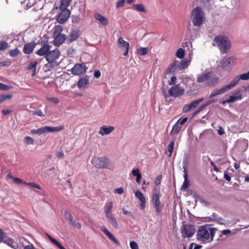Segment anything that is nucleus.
I'll return each instance as SVG.
<instances>
[{
	"instance_id": "1",
	"label": "nucleus",
	"mask_w": 249,
	"mask_h": 249,
	"mask_svg": "<svg viewBox=\"0 0 249 249\" xmlns=\"http://www.w3.org/2000/svg\"><path fill=\"white\" fill-rule=\"evenodd\" d=\"M217 229L211 227L209 225L199 226L196 236L198 240L203 243H208L213 241L216 231Z\"/></svg>"
},
{
	"instance_id": "2",
	"label": "nucleus",
	"mask_w": 249,
	"mask_h": 249,
	"mask_svg": "<svg viewBox=\"0 0 249 249\" xmlns=\"http://www.w3.org/2000/svg\"><path fill=\"white\" fill-rule=\"evenodd\" d=\"M213 42V45L217 46L221 53H227L231 48V42L226 36L218 35L214 38Z\"/></svg>"
},
{
	"instance_id": "3",
	"label": "nucleus",
	"mask_w": 249,
	"mask_h": 249,
	"mask_svg": "<svg viewBox=\"0 0 249 249\" xmlns=\"http://www.w3.org/2000/svg\"><path fill=\"white\" fill-rule=\"evenodd\" d=\"M192 21L194 26H200L204 22V14L202 8L197 6L192 12Z\"/></svg>"
},
{
	"instance_id": "4",
	"label": "nucleus",
	"mask_w": 249,
	"mask_h": 249,
	"mask_svg": "<svg viewBox=\"0 0 249 249\" xmlns=\"http://www.w3.org/2000/svg\"><path fill=\"white\" fill-rule=\"evenodd\" d=\"M160 191L157 190V189L155 188L152 195L151 202L152 205L155 209L156 213L157 214L162 213L163 207V204H162L160 201Z\"/></svg>"
},
{
	"instance_id": "5",
	"label": "nucleus",
	"mask_w": 249,
	"mask_h": 249,
	"mask_svg": "<svg viewBox=\"0 0 249 249\" xmlns=\"http://www.w3.org/2000/svg\"><path fill=\"white\" fill-rule=\"evenodd\" d=\"M181 234L183 238L191 237L196 232L194 226L191 224H183L181 227Z\"/></svg>"
},
{
	"instance_id": "6",
	"label": "nucleus",
	"mask_w": 249,
	"mask_h": 249,
	"mask_svg": "<svg viewBox=\"0 0 249 249\" xmlns=\"http://www.w3.org/2000/svg\"><path fill=\"white\" fill-rule=\"evenodd\" d=\"M88 69L85 63H78L75 64L71 69V73L75 75H84Z\"/></svg>"
},
{
	"instance_id": "7",
	"label": "nucleus",
	"mask_w": 249,
	"mask_h": 249,
	"mask_svg": "<svg viewBox=\"0 0 249 249\" xmlns=\"http://www.w3.org/2000/svg\"><path fill=\"white\" fill-rule=\"evenodd\" d=\"M184 92V88L180 86L179 84L172 87L168 90L169 95L174 97H180L183 95Z\"/></svg>"
},
{
	"instance_id": "8",
	"label": "nucleus",
	"mask_w": 249,
	"mask_h": 249,
	"mask_svg": "<svg viewBox=\"0 0 249 249\" xmlns=\"http://www.w3.org/2000/svg\"><path fill=\"white\" fill-rule=\"evenodd\" d=\"M92 163L98 168H107L109 165L108 159L106 157L94 158Z\"/></svg>"
},
{
	"instance_id": "9",
	"label": "nucleus",
	"mask_w": 249,
	"mask_h": 249,
	"mask_svg": "<svg viewBox=\"0 0 249 249\" xmlns=\"http://www.w3.org/2000/svg\"><path fill=\"white\" fill-rule=\"evenodd\" d=\"M64 128L63 125L56 127L45 126L36 129L37 134L41 135L43 133L52 132H57L63 130Z\"/></svg>"
},
{
	"instance_id": "10",
	"label": "nucleus",
	"mask_w": 249,
	"mask_h": 249,
	"mask_svg": "<svg viewBox=\"0 0 249 249\" xmlns=\"http://www.w3.org/2000/svg\"><path fill=\"white\" fill-rule=\"evenodd\" d=\"M233 89L232 86L231 84L230 83L229 84L224 85L220 89H216L213 90L211 93L210 95V98L213 97L218 95L222 94L226 92L231 89Z\"/></svg>"
},
{
	"instance_id": "11",
	"label": "nucleus",
	"mask_w": 249,
	"mask_h": 249,
	"mask_svg": "<svg viewBox=\"0 0 249 249\" xmlns=\"http://www.w3.org/2000/svg\"><path fill=\"white\" fill-rule=\"evenodd\" d=\"M71 11L69 9H63L57 15L56 20L60 24L64 23L69 18Z\"/></svg>"
},
{
	"instance_id": "12",
	"label": "nucleus",
	"mask_w": 249,
	"mask_h": 249,
	"mask_svg": "<svg viewBox=\"0 0 249 249\" xmlns=\"http://www.w3.org/2000/svg\"><path fill=\"white\" fill-rule=\"evenodd\" d=\"M60 55V52L59 49H55L52 51H49L48 53L45 56V58L48 63H51L58 59Z\"/></svg>"
},
{
	"instance_id": "13",
	"label": "nucleus",
	"mask_w": 249,
	"mask_h": 249,
	"mask_svg": "<svg viewBox=\"0 0 249 249\" xmlns=\"http://www.w3.org/2000/svg\"><path fill=\"white\" fill-rule=\"evenodd\" d=\"M203 100V98H199L193 101L190 104L185 105L182 108V112L186 113L192 108H196Z\"/></svg>"
},
{
	"instance_id": "14",
	"label": "nucleus",
	"mask_w": 249,
	"mask_h": 249,
	"mask_svg": "<svg viewBox=\"0 0 249 249\" xmlns=\"http://www.w3.org/2000/svg\"><path fill=\"white\" fill-rule=\"evenodd\" d=\"M248 79H249V71L247 73L235 76L233 79L230 82V83L233 88L240 80H247Z\"/></svg>"
},
{
	"instance_id": "15",
	"label": "nucleus",
	"mask_w": 249,
	"mask_h": 249,
	"mask_svg": "<svg viewBox=\"0 0 249 249\" xmlns=\"http://www.w3.org/2000/svg\"><path fill=\"white\" fill-rule=\"evenodd\" d=\"M80 32L78 30H71L70 34L66 37V41L71 43L76 40L80 36Z\"/></svg>"
},
{
	"instance_id": "16",
	"label": "nucleus",
	"mask_w": 249,
	"mask_h": 249,
	"mask_svg": "<svg viewBox=\"0 0 249 249\" xmlns=\"http://www.w3.org/2000/svg\"><path fill=\"white\" fill-rule=\"evenodd\" d=\"M118 46L119 48H124L125 49L124 53V55L126 56L128 54V50L129 49V44L128 42L124 40L122 37H120L118 40Z\"/></svg>"
},
{
	"instance_id": "17",
	"label": "nucleus",
	"mask_w": 249,
	"mask_h": 249,
	"mask_svg": "<svg viewBox=\"0 0 249 249\" xmlns=\"http://www.w3.org/2000/svg\"><path fill=\"white\" fill-rule=\"evenodd\" d=\"M36 43L35 41L27 43L25 44L23 48V52L25 54H29L33 52Z\"/></svg>"
},
{
	"instance_id": "18",
	"label": "nucleus",
	"mask_w": 249,
	"mask_h": 249,
	"mask_svg": "<svg viewBox=\"0 0 249 249\" xmlns=\"http://www.w3.org/2000/svg\"><path fill=\"white\" fill-rule=\"evenodd\" d=\"M101 230L107 236V237L115 243L118 245H120V243L119 241L115 237V236L112 234L105 227L102 226L101 227Z\"/></svg>"
},
{
	"instance_id": "19",
	"label": "nucleus",
	"mask_w": 249,
	"mask_h": 249,
	"mask_svg": "<svg viewBox=\"0 0 249 249\" xmlns=\"http://www.w3.org/2000/svg\"><path fill=\"white\" fill-rule=\"evenodd\" d=\"M89 83V77L85 75L81 77L77 83V86L79 89L84 88Z\"/></svg>"
},
{
	"instance_id": "20",
	"label": "nucleus",
	"mask_w": 249,
	"mask_h": 249,
	"mask_svg": "<svg viewBox=\"0 0 249 249\" xmlns=\"http://www.w3.org/2000/svg\"><path fill=\"white\" fill-rule=\"evenodd\" d=\"M114 130V127L112 126H107L105 125L101 126L99 130V134L102 136L110 134Z\"/></svg>"
},
{
	"instance_id": "21",
	"label": "nucleus",
	"mask_w": 249,
	"mask_h": 249,
	"mask_svg": "<svg viewBox=\"0 0 249 249\" xmlns=\"http://www.w3.org/2000/svg\"><path fill=\"white\" fill-rule=\"evenodd\" d=\"M209 79L208 80V86H214L217 84L219 81V78L215 76L211 72H209Z\"/></svg>"
},
{
	"instance_id": "22",
	"label": "nucleus",
	"mask_w": 249,
	"mask_h": 249,
	"mask_svg": "<svg viewBox=\"0 0 249 249\" xmlns=\"http://www.w3.org/2000/svg\"><path fill=\"white\" fill-rule=\"evenodd\" d=\"M50 49V46L48 44H44L40 49L37 50L36 53L39 56L46 55Z\"/></svg>"
},
{
	"instance_id": "23",
	"label": "nucleus",
	"mask_w": 249,
	"mask_h": 249,
	"mask_svg": "<svg viewBox=\"0 0 249 249\" xmlns=\"http://www.w3.org/2000/svg\"><path fill=\"white\" fill-rule=\"evenodd\" d=\"M53 37L54 38V44L59 46L62 44L65 40H66L67 37H66L64 34H61Z\"/></svg>"
},
{
	"instance_id": "24",
	"label": "nucleus",
	"mask_w": 249,
	"mask_h": 249,
	"mask_svg": "<svg viewBox=\"0 0 249 249\" xmlns=\"http://www.w3.org/2000/svg\"><path fill=\"white\" fill-rule=\"evenodd\" d=\"M107 221L109 223L112 225V226L115 229H118L119 228L118 223L116 218L112 214L106 216Z\"/></svg>"
},
{
	"instance_id": "25",
	"label": "nucleus",
	"mask_w": 249,
	"mask_h": 249,
	"mask_svg": "<svg viewBox=\"0 0 249 249\" xmlns=\"http://www.w3.org/2000/svg\"><path fill=\"white\" fill-rule=\"evenodd\" d=\"M95 18L99 21L101 24L106 26L108 23V20L107 18L100 14H96L94 15Z\"/></svg>"
},
{
	"instance_id": "26",
	"label": "nucleus",
	"mask_w": 249,
	"mask_h": 249,
	"mask_svg": "<svg viewBox=\"0 0 249 249\" xmlns=\"http://www.w3.org/2000/svg\"><path fill=\"white\" fill-rule=\"evenodd\" d=\"M38 64V62L36 61L31 62L28 65L27 70H32V76H34L36 74V66Z\"/></svg>"
},
{
	"instance_id": "27",
	"label": "nucleus",
	"mask_w": 249,
	"mask_h": 249,
	"mask_svg": "<svg viewBox=\"0 0 249 249\" xmlns=\"http://www.w3.org/2000/svg\"><path fill=\"white\" fill-rule=\"evenodd\" d=\"M209 72L203 73L199 75L197 77V82L198 83L205 82L206 85L207 86L208 80L209 79Z\"/></svg>"
},
{
	"instance_id": "28",
	"label": "nucleus",
	"mask_w": 249,
	"mask_h": 249,
	"mask_svg": "<svg viewBox=\"0 0 249 249\" xmlns=\"http://www.w3.org/2000/svg\"><path fill=\"white\" fill-rule=\"evenodd\" d=\"M233 63L234 59L232 57H228L223 62L221 67L223 69H227Z\"/></svg>"
},
{
	"instance_id": "29",
	"label": "nucleus",
	"mask_w": 249,
	"mask_h": 249,
	"mask_svg": "<svg viewBox=\"0 0 249 249\" xmlns=\"http://www.w3.org/2000/svg\"><path fill=\"white\" fill-rule=\"evenodd\" d=\"M113 209V202L112 201L109 202L107 203L105 208L104 213L105 215L107 216L108 215L112 214V211Z\"/></svg>"
},
{
	"instance_id": "30",
	"label": "nucleus",
	"mask_w": 249,
	"mask_h": 249,
	"mask_svg": "<svg viewBox=\"0 0 249 249\" xmlns=\"http://www.w3.org/2000/svg\"><path fill=\"white\" fill-rule=\"evenodd\" d=\"M63 27L60 25L55 26L52 30L53 37H54L61 34L63 31Z\"/></svg>"
},
{
	"instance_id": "31",
	"label": "nucleus",
	"mask_w": 249,
	"mask_h": 249,
	"mask_svg": "<svg viewBox=\"0 0 249 249\" xmlns=\"http://www.w3.org/2000/svg\"><path fill=\"white\" fill-rule=\"evenodd\" d=\"M133 8L134 10H135L138 12H142L144 13H146V10L145 7L143 4H134L133 6Z\"/></svg>"
},
{
	"instance_id": "32",
	"label": "nucleus",
	"mask_w": 249,
	"mask_h": 249,
	"mask_svg": "<svg viewBox=\"0 0 249 249\" xmlns=\"http://www.w3.org/2000/svg\"><path fill=\"white\" fill-rule=\"evenodd\" d=\"M181 129V126L178 124V123L176 122L173 126L170 134H178L180 132Z\"/></svg>"
},
{
	"instance_id": "33",
	"label": "nucleus",
	"mask_w": 249,
	"mask_h": 249,
	"mask_svg": "<svg viewBox=\"0 0 249 249\" xmlns=\"http://www.w3.org/2000/svg\"><path fill=\"white\" fill-rule=\"evenodd\" d=\"M177 67V62H174V63L171 64L169 67L167 68L166 71V73H171L174 72L176 70Z\"/></svg>"
},
{
	"instance_id": "34",
	"label": "nucleus",
	"mask_w": 249,
	"mask_h": 249,
	"mask_svg": "<svg viewBox=\"0 0 249 249\" xmlns=\"http://www.w3.org/2000/svg\"><path fill=\"white\" fill-rule=\"evenodd\" d=\"M71 0H61V4L60 5V9H68L67 7L69 6Z\"/></svg>"
},
{
	"instance_id": "35",
	"label": "nucleus",
	"mask_w": 249,
	"mask_h": 249,
	"mask_svg": "<svg viewBox=\"0 0 249 249\" xmlns=\"http://www.w3.org/2000/svg\"><path fill=\"white\" fill-rule=\"evenodd\" d=\"M20 53V51L17 48L15 49L10 50L9 51V54L11 57H17Z\"/></svg>"
},
{
	"instance_id": "36",
	"label": "nucleus",
	"mask_w": 249,
	"mask_h": 249,
	"mask_svg": "<svg viewBox=\"0 0 249 249\" xmlns=\"http://www.w3.org/2000/svg\"><path fill=\"white\" fill-rule=\"evenodd\" d=\"M242 99V95L241 94H240L239 96H234L232 95L230 96L229 98L228 99V100L229 101V103H232L234 102L237 100H240Z\"/></svg>"
},
{
	"instance_id": "37",
	"label": "nucleus",
	"mask_w": 249,
	"mask_h": 249,
	"mask_svg": "<svg viewBox=\"0 0 249 249\" xmlns=\"http://www.w3.org/2000/svg\"><path fill=\"white\" fill-rule=\"evenodd\" d=\"M13 97L11 94H0V104L4 102L6 99H11Z\"/></svg>"
},
{
	"instance_id": "38",
	"label": "nucleus",
	"mask_w": 249,
	"mask_h": 249,
	"mask_svg": "<svg viewBox=\"0 0 249 249\" xmlns=\"http://www.w3.org/2000/svg\"><path fill=\"white\" fill-rule=\"evenodd\" d=\"M175 145L174 141H171L167 148L168 152L169 153L168 156L171 157L173 151L174 147Z\"/></svg>"
},
{
	"instance_id": "39",
	"label": "nucleus",
	"mask_w": 249,
	"mask_h": 249,
	"mask_svg": "<svg viewBox=\"0 0 249 249\" xmlns=\"http://www.w3.org/2000/svg\"><path fill=\"white\" fill-rule=\"evenodd\" d=\"M138 53L141 55H144L148 52L147 48H140L137 50Z\"/></svg>"
},
{
	"instance_id": "40",
	"label": "nucleus",
	"mask_w": 249,
	"mask_h": 249,
	"mask_svg": "<svg viewBox=\"0 0 249 249\" xmlns=\"http://www.w3.org/2000/svg\"><path fill=\"white\" fill-rule=\"evenodd\" d=\"M176 55L179 58H183L184 55V50L182 48L178 49L176 53Z\"/></svg>"
},
{
	"instance_id": "41",
	"label": "nucleus",
	"mask_w": 249,
	"mask_h": 249,
	"mask_svg": "<svg viewBox=\"0 0 249 249\" xmlns=\"http://www.w3.org/2000/svg\"><path fill=\"white\" fill-rule=\"evenodd\" d=\"M188 61L186 60H182L178 66L179 69H184L188 65Z\"/></svg>"
},
{
	"instance_id": "42",
	"label": "nucleus",
	"mask_w": 249,
	"mask_h": 249,
	"mask_svg": "<svg viewBox=\"0 0 249 249\" xmlns=\"http://www.w3.org/2000/svg\"><path fill=\"white\" fill-rule=\"evenodd\" d=\"M8 47V44L6 41H0V51H4Z\"/></svg>"
},
{
	"instance_id": "43",
	"label": "nucleus",
	"mask_w": 249,
	"mask_h": 249,
	"mask_svg": "<svg viewBox=\"0 0 249 249\" xmlns=\"http://www.w3.org/2000/svg\"><path fill=\"white\" fill-rule=\"evenodd\" d=\"M24 141L26 144H32L34 142V139L29 136L25 137Z\"/></svg>"
},
{
	"instance_id": "44",
	"label": "nucleus",
	"mask_w": 249,
	"mask_h": 249,
	"mask_svg": "<svg viewBox=\"0 0 249 249\" xmlns=\"http://www.w3.org/2000/svg\"><path fill=\"white\" fill-rule=\"evenodd\" d=\"M65 218L71 223L73 219L71 213L67 211L65 212Z\"/></svg>"
},
{
	"instance_id": "45",
	"label": "nucleus",
	"mask_w": 249,
	"mask_h": 249,
	"mask_svg": "<svg viewBox=\"0 0 249 249\" xmlns=\"http://www.w3.org/2000/svg\"><path fill=\"white\" fill-rule=\"evenodd\" d=\"M4 243H6L8 245L10 246H12L13 244L14 243L13 240H12L11 238L6 236L5 238H4V240H3Z\"/></svg>"
},
{
	"instance_id": "46",
	"label": "nucleus",
	"mask_w": 249,
	"mask_h": 249,
	"mask_svg": "<svg viewBox=\"0 0 249 249\" xmlns=\"http://www.w3.org/2000/svg\"><path fill=\"white\" fill-rule=\"evenodd\" d=\"M135 196L138 198L140 201L145 199V196L140 191H137L135 193Z\"/></svg>"
},
{
	"instance_id": "47",
	"label": "nucleus",
	"mask_w": 249,
	"mask_h": 249,
	"mask_svg": "<svg viewBox=\"0 0 249 249\" xmlns=\"http://www.w3.org/2000/svg\"><path fill=\"white\" fill-rule=\"evenodd\" d=\"M24 184H26V185H28L29 186H30L33 188H36V189H41V187L40 186V185L38 184H36V183H35L34 182H28V183H26V182H24Z\"/></svg>"
},
{
	"instance_id": "48",
	"label": "nucleus",
	"mask_w": 249,
	"mask_h": 249,
	"mask_svg": "<svg viewBox=\"0 0 249 249\" xmlns=\"http://www.w3.org/2000/svg\"><path fill=\"white\" fill-rule=\"evenodd\" d=\"M46 99L48 101L52 102L54 104H58L60 102L59 99L57 97H53V98L48 97L46 98Z\"/></svg>"
},
{
	"instance_id": "49",
	"label": "nucleus",
	"mask_w": 249,
	"mask_h": 249,
	"mask_svg": "<svg viewBox=\"0 0 249 249\" xmlns=\"http://www.w3.org/2000/svg\"><path fill=\"white\" fill-rule=\"evenodd\" d=\"M162 179V176L161 175L158 176L154 180V183L156 185H159L160 184Z\"/></svg>"
},
{
	"instance_id": "50",
	"label": "nucleus",
	"mask_w": 249,
	"mask_h": 249,
	"mask_svg": "<svg viewBox=\"0 0 249 249\" xmlns=\"http://www.w3.org/2000/svg\"><path fill=\"white\" fill-rule=\"evenodd\" d=\"M190 183L189 180H184V181L181 186V188L183 190H186L189 186Z\"/></svg>"
},
{
	"instance_id": "51",
	"label": "nucleus",
	"mask_w": 249,
	"mask_h": 249,
	"mask_svg": "<svg viewBox=\"0 0 249 249\" xmlns=\"http://www.w3.org/2000/svg\"><path fill=\"white\" fill-rule=\"evenodd\" d=\"M204 108V107L202 106L201 105L200 106H199L193 113V116L192 117H194L196 115H197V114H198L199 113H200L203 109Z\"/></svg>"
},
{
	"instance_id": "52",
	"label": "nucleus",
	"mask_w": 249,
	"mask_h": 249,
	"mask_svg": "<svg viewBox=\"0 0 249 249\" xmlns=\"http://www.w3.org/2000/svg\"><path fill=\"white\" fill-rule=\"evenodd\" d=\"M11 88V87L10 86L0 83V89L7 90L10 89Z\"/></svg>"
},
{
	"instance_id": "53",
	"label": "nucleus",
	"mask_w": 249,
	"mask_h": 249,
	"mask_svg": "<svg viewBox=\"0 0 249 249\" xmlns=\"http://www.w3.org/2000/svg\"><path fill=\"white\" fill-rule=\"evenodd\" d=\"M130 247L131 249H139L137 243L134 241L130 242Z\"/></svg>"
},
{
	"instance_id": "54",
	"label": "nucleus",
	"mask_w": 249,
	"mask_h": 249,
	"mask_svg": "<svg viewBox=\"0 0 249 249\" xmlns=\"http://www.w3.org/2000/svg\"><path fill=\"white\" fill-rule=\"evenodd\" d=\"M70 223L74 227L78 229H80L81 228V224L79 222L76 221L75 220H73Z\"/></svg>"
},
{
	"instance_id": "55",
	"label": "nucleus",
	"mask_w": 249,
	"mask_h": 249,
	"mask_svg": "<svg viewBox=\"0 0 249 249\" xmlns=\"http://www.w3.org/2000/svg\"><path fill=\"white\" fill-rule=\"evenodd\" d=\"M13 181L14 183L17 184H21L22 183H24L22 179L18 178H13Z\"/></svg>"
},
{
	"instance_id": "56",
	"label": "nucleus",
	"mask_w": 249,
	"mask_h": 249,
	"mask_svg": "<svg viewBox=\"0 0 249 249\" xmlns=\"http://www.w3.org/2000/svg\"><path fill=\"white\" fill-rule=\"evenodd\" d=\"M11 62L10 61H5L0 62V67L2 66H9L11 64Z\"/></svg>"
},
{
	"instance_id": "57",
	"label": "nucleus",
	"mask_w": 249,
	"mask_h": 249,
	"mask_svg": "<svg viewBox=\"0 0 249 249\" xmlns=\"http://www.w3.org/2000/svg\"><path fill=\"white\" fill-rule=\"evenodd\" d=\"M177 81V77L175 76H173L170 81H169V85H175Z\"/></svg>"
},
{
	"instance_id": "58",
	"label": "nucleus",
	"mask_w": 249,
	"mask_h": 249,
	"mask_svg": "<svg viewBox=\"0 0 249 249\" xmlns=\"http://www.w3.org/2000/svg\"><path fill=\"white\" fill-rule=\"evenodd\" d=\"M215 101H216L213 99L210 100H208L206 101L203 104H202V106L205 108L206 107L208 106L213 102H215Z\"/></svg>"
},
{
	"instance_id": "59",
	"label": "nucleus",
	"mask_w": 249,
	"mask_h": 249,
	"mask_svg": "<svg viewBox=\"0 0 249 249\" xmlns=\"http://www.w3.org/2000/svg\"><path fill=\"white\" fill-rule=\"evenodd\" d=\"M188 120L187 117H185L183 119L180 118L178 121L177 122V123H178V124H179L180 125L184 124L185 123L187 122Z\"/></svg>"
},
{
	"instance_id": "60",
	"label": "nucleus",
	"mask_w": 249,
	"mask_h": 249,
	"mask_svg": "<svg viewBox=\"0 0 249 249\" xmlns=\"http://www.w3.org/2000/svg\"><path fill=\"white\" fill-rule=\"evenodd\" d=\"M6 235L3 231L0 229V242H1L5 238Z\"/></svg>"
},
{
	"instance_id": "61",
	"label": "nucleus",
	"mask_w": 249,
	"mask_h": 249,
	"mask_svg": "<svg viewBox=\"0 0 249 249\" xmlns=\"http://www.w3.org/2000/svg\"><path fill=\"white\" fill-rule=\"evenodd\" d=\"M52 243L54 244L57 247L59 248V247L62 246V245L56 239L53 237L50 240Z\"/></svg>"
},
{
	"instance_id": "62",
	"label": "nucleus",
	"mask_w": 249,
	"mask_h": 249,
	"mask_svg": "<svg viewBox=\"0 0 249 249\" xmlns=\"http://www.w3.org/2000/svg\"><path fill=\"white\" fill-rule=\"evenodd\" d=\"M52 243L54 244L57 247L59 248V247L62 246V245L56 239L53 237L50 240Z\"/></svg>"
},
{
	"instance_id": "63",
	"label": "nucleus",
	"mask_w": 249,
	"mask_h": 249,
	"mask_svg": "<svg viewBox=\"0 0 249 249\" xmlns=\"http://www.w3.org/2000/svg\"><path fill=\"white\" fill-rule=\"evenodd\" d=\"M125 2V0H119L116 3L117 7H122L124 6Z\"/></svg>"
},
{
	"instance_id": "64",
	"label": "nucleus",
	"mask_w": 249,
	"mask_h": 249,
	"mask_svg": "<svg viewBox=\"0 0 249 249\" xmlns=\"http://www.w3.org/2000/svg\"><path fill=\"white\" fill-rule=\"evenodd\" d=\"M132 174L135 177H137V176L140 175L141 173L139 170L138 169H136L132 170Z\"/></svg>"
}]
</instances>
